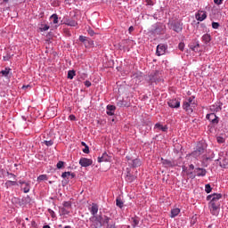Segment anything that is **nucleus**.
Masks as SVG:
<instances>
[{"mask_svg":"<svg viewBox=\"0 0 228 228\" xmlns=\"http://www.w3.org/2000/svg\"><path fill=\"white\" fill-rule=\"evenodd\" d=\"M4 61H8V57H4Z\"/></svg>","mask_w":228,"mask_h":228,"instance_id":"63","label":"nucleus"},{"mask_svg":"<svg viewBox=\"0 0 228 228\" xmlns=\"http://www.w3.org/2000/svg\"><path fill=\"white\" fill-rule=\"evenodd\" d=\"M32 227H37V223L35 221H32Z\"/></svg>","mask_w":228,"mask_h":228,"instance_id":"59","label":"nucleus"},{"mask_svg":"<svg viewBox=\"0 0 228 228\" xmlns=\"http://www.w3.org/2000/svg\"><path fill=\"white\" fill-rule=\"evenodd\" d=\"M129 165H132L134 168L142 167V160H140V159H133L131 162H129Z\"/></svg>","mask_w":228,"mask_h":228,"instance_id":"14","label":"nucleus"},{"mask_svg":"<svg viewBox=\"0 0 228 228\" xmlns=\"http://www.w3.org/2000/svg\"><path fill=\"white\" fill-rule=\"evenodd\" d=\"M88 35H90V37H94V35H95V32H94L93 29H89L88 30Z\"/></svg>","mask_w":228,"mask_h":228,"instance_id":"52","label":"nucleus"},{"mask_svg":"<svg viewBox=\"0 0 228 228\" xmlns=\"http://www.w3.org/2000/svg\"><path fill=\"white\" fill-rule=\"evenodd\" d=\"M186 102H188L191 106H195V102H193L192 98H189L187 101H185Z\"/></svg>","mask_w":228,"mask_h":228,"instance_id":"38","label":"nucleus"},{"mask_svg":"<svg viewBox=\"0 0 228 228\" xmlns=\"http://www.w3.org/2000/svg\"><path fill=\"white\" fill-rule=\"evenodd\" d=\"M52 218H56V214L54 213V211L51 210V209H48Z\"/></svg>","mask_w":228,"mask_h":228,"instance_id":"47","label":"nucleus"},{"mask_svg":"<svg viewBox=\"0 0 228 228\" xmlns=\"http://www.w3.org/2000/svg\"><path fill=\"white\" fill-rule=\"evenodd\" d=\"M211 190H213V189L211 188V185L209 183L205 185L206 193H211Z\"/></svg>","mask_w":228,"mask_h":228,"instance_id":"36","label":"nucleus"},{"mask_svg":"<svg viewBox=\"0 0 228 228\" xmlns=\"http://www.w3.org/2000/svg\"><path fill=\"white\" fill-rule=\"evenodd\" d=\"M215 4L220 5L224 3V0H214Z\"/></svg>","mask_w":228,"mask_h":228,"instance_id":"50","label":"nucleus"},{"mask_svg":"<svg viewBox=\"0 0 228 228\" xmlns=\"http://www.w3.org/2000/svg\"><path fill=\"white\" fill-rule=\"evenodd\" d=\"M64 228H70V226H65Z\"/></svg>","mask_w":228,"mask_h":228,"instance_id":"64","label":"nucleus"},{"mask_svg":"<svg viewBox=\"0 0 228 228\" xmlns=\"http://www.w3.org/2000/svg\"><path fill=\"white\" fill-rule=\"evenodd\" d=\"M183 108L187 111V113H193V108H191V105L189 104L188 102H183Z\"/></svg>","mask_w":228,"mask_h":228,"instance_id":"16","label":"nucleus"},{"mask_svg":"<svg viewBox=\"0 0 228 228\" xmlns=\"http://www.w3.org/2000/svg\"><path fill=\"white\" fill-rule=\"evenodd\" d=\"M70 177H71V179H74V177H76V174L75 173H70Z\"/></svg>","mask_w":228,"mask_h":228,"instance_id":"58","label":"nucleus"},{"mask_svg":"<svg viewBox=\"0 0 228 228\" xmlns=\"http://www.w3.org/2000/svg\"><path fill=\"white\" fill-rule=\"evenodd\" d=\"M194 174L198 175V177H204L206 176V174H208V171L205 168L196 167L194 169Z\"/></svg>","mask_w":228,"mask_h":228,"instance_id":"11","label":"nucleus"},{"mask_svg":"<svg viewBox=\"0 0 228 228\" xmlns=\"http://www.w3.org/2000/svg\"><path fill=\"white\" fill-rule=\"evenodd\" d=\"M131 222H132V226L136 227L137 224H139L140 222V219H138V217H132Z\"/></svg>","mask_w":228,"mask_h":228,"instance_id":"26","label":"nucleus"},{"mask_svg":"<svg viewBox=\"0 0 228 228\" xmlns=\"http://www.w3.org/2000/svg\"><path fill=\"white\" fill-rule=\"evenodd\" d=\"M136 179V176L131 175V172H127L126 176V183H133Z\"/></svg>","mask_w":228,"mask_h":228,"instance_id":"19","label":"nucleus"},{"mask_svg":"<svg viewBox=\"0 0 228 228\" xmlns=\"http://www.w3.org/2000/svg\"><path fill=\"white\" fill-rule=\"evenodd\" d=\"M216 106V109H215V111L216 112H218V111H221L222 110V107L218 104L215 105Z\"/></svg>","mask_w":228,"mask_h":228,"instance_id":"48","label":"nucleus"},{"mask_svg":"<svg viewBox=\"0 0 228 228\" xmlns=\"http://www.w3.org/2000/svg\"><path fill=\"white\" fill-rule=\"evenodd\" d=\"M110 158L108 156L107 152H103L102 156L98 158V163H102V161H110Z\"/></svg>","mask_w":228,"mask_h":228,"instance_id":"15","label":"nucleus"},{"mask_svg":"<svg viewBox=\"0 0 228 228\" xmlns=\"http://www.w3.org/2000/svg\"><path fill=\"white\" fill-rule=\"evenodd\" d=\"M65 24L67 26H71L72 28H75V26L77 24V21H76L74 20H67Z\"/></svg>","mask_w":228,"mask_h":228,"instance_id":"23","label":"nucleus"},{"mask_svg":"<svg viewBox=\"0 0 228 228\" xmlns=\"http://www.w3.org/2000/svg\"><path fill=\"white\" fill-rule=\"evenodd\" d=\"M50 19L54 24H58V14H53Z\"/></svg>","mask_w":228,"mask_h":228,"instance_id":"33","label":"nucleus"},{"mask_svg":"<svg viewBox=\"0 0 228 228\" xmlns=\"http://www.w3.org/2000/svg\"><path fill=\"white\" fill-rule=\"evenodd\" d=\"M89 211L93 216H95L99 213V206L95 203L92 204V207L89 208Z\"/></svg>","mask_w":228,"mask_h":228,"instance_id":"13","label":"nucleus"},{"mask_svg":"<svg viewBox=\"0 0 228 228\" xmlns=\"http://www.w3.org/2000/svg\"><path fill=\"white\" fill-rule=\"evenodd\" d=\"M206 118H207V120H209V122H211V124H214L215 126H216V124H218V118L216 117V115L215 113L207 114Z\"/></svg>","mask_w":228,"mask_h":228,"instance_id":"7","label":"nucleus"},{"mask_svg":"<svg viewBox=\"0 0 228 228\" xmlns=\"http://www.w3.org/2000/svg\"><path fill=\"white\" fill-rule=\"evenodd\" d=\"M202 41L205 42V44H209L211 42V35L209 34L203 35Z\"/></svg>","mask_w":228,"mask_h":228,"instance_id":"21","label":"nucleus"},{"mask_svg":"<svg viewBox=\"0 0 228 228\" xmlns=\"http://www.w3.org/2000/svg\"><path fill=\"white\" fill-rule=\"evenodd\" d=\"M59 213H61V215H69L70 213V211H69V208H60Z\"/></svg>","mask_w":228,"mask_h":228,"instance_id":"25","label":"nucleus"},{"mask_svg":"<svg viewBox=\"0 0 228 228\" xmlns=\"http://www.w3.org/2000/svg\"><path fill=\"white\" fill-rule=\"evenodd\" d=\"M85 154H89L90 153V148L88 145L85 146V149L82 150Z\"/></svg>","mask_w":228,"mask_h":228,"instance_id":"39","label":"nucleus"},{"mask_svg":"<svg viewBox=\"0 0 228 228\" xmlns=\"http://www.w3.org/2000/svg\"><path fill=\"white\" fill-rule=\"evenodd\" d=\"M20 184H21V189L23 190L24 193H28L29 183H28L26 182H20Z\"/></svg>","mask_w":228,"mask_h":228,"instance_id":"18","label":"nucleus"},{"mask_svg":"<svg viewBox=\"0 0 228 228\" xmlns=\"http://www.w3.org/2000/svg\"><path fill=\"white\" fill-rule=\"evenodd\" d=\"M15 184H17V182L15 181H7L5 183L6 188H10V186H15Z\"/></svg>","mask_w":228,"mask_h":228,"instance_id":"32","label":"nucleus"},{"mask_svg":"<svg viewBox=\"0 0 228 228\" xmlns=\"http://www.w3.org/2000/svg\"><path fill=\"white\" fill-rule=\"evenodd\" d=\"M94 163V161L90 159H86V158H82L79 160V165H81V167H90L92 164Z\"/></svg>","mask_w":228,"mask_h":228,"instance_id":"9","label":"nucleus"},{"mask_svg":"<svg viewBox=\"0 0 228 228\" xmlns=\"http://www.w3.org/2000/svg\"><path fill=\"white\" fill-rule=\"evenodd\" d=\"M79 41L80 42H88V39L85 36H80L79 37Z\"/></svg>","mask_w":228,"mask_h":228,"instance_id":"42","label":"nucleus"},{"mask_svg":"<svg viewBox=\"0 0 228 228\" xmlns=\"http://www.w3.org/2000/svg\"><path fill=\"white\" fill-rule=\"evenodd\" d=\"M167 104L169 108H180L181 107V102L177 99L169 100L167 102Z\"/></svg>","mask_w":228,"mask_h":228,"instance_id":"10","label":"nucleus"},{"mask_svg":"<svg viewBox=\"0 0 228 228\" xmlns=\"http://www.w3.org/2000/svg\"><path fill=\"white\" fill-rule=\"evenodd\" d=\"M43 228H51L49 225H45Z\"/></svg>","mask_w":228,"mask_h":228,"instance_id":"62","label":"nucleus"},{"mask_svg":"<svg viewBox=\"0 0 228 228\" xmlns=\"http://www.w3.org/2000/svg\"><path fill=\"white\" fill-rule=\"evenodd\" d=\"M116 205L118 206V208H120V209L124 208V202L118 198L116 200Z\"/></svg>","mask_w":228,"mask_h":228,"instance_id":"28","label":"nucleus"},{"mask_svg":"<svg viewBox=\"0 0 228 228\" xmlns=\"http://www.w3.org/2000/svg\"><path fill=\"white\" fill-rule=\"evenodd\" d=\"M166 52H167V46L165 45L160 44L157 46V51H156L157 56H163V54H165Z\"/></svg>","mask_w":228,"mask_h":228,"instance_id":"8","label":"nucleus"},{"mask_svg":"<svg viewBox=\"0 0 228 228\" xmlns=\"http://www.w3.org/2000/svg\"><path fill=\"white\" fill-rule=\"evenodd\" d=\"M167 27L163 23H155L151 28L152 35H164Z\"/></svg>","mask_w":228,"mask_h":228,"instance_id":"3","label":"nucleus"},{"mask_svg":"<svg viewBox=\"0 0 228 228\" xmlns=\"http://www.w3.org/2000/svg\"><path fill=\"white\" fill-rule=\"evenodd\" d=\"M216 140L218 143H224V142H225V139H224L222 136H218Z\"/></svg>","mask_w":228,"mask_h":228,"instance_id":"41","label":"nucleus"},{"mask_svg":"<svg viewBox=\"0 0 228 228\" xmlns=\"http://www.w3.org/2000/svg\"><path fill=\"white\" fill-rule=\"evenodd\" d=\"M212 28L213 29H218V28H220V23L213 21Z\"/></svg>","mask_w":228,"mask_h":228,"instance_id":"37","label":"nucleus"},{"mask_svg":"<svg viewBox=\"0 0 228 228\" xmlns=\"http://www.w3.org/2000/svg\"><path fill=\"white\" fill-rule=\"evenodd\" d=\"M216 108V106L212 105V106L210 107L211 111H215Z\"/></svg>","mask_w":228,"mask_h":228,"instance_id":"57","label":"nucleus"},{"mask_svg":"<svg viewBox=\"0 0 228 228\" xmlns=\"http://www.w3.org/2000/svg\"><path fill=\"white\" fill-rule=\"evenodd\" d=\"M178 48L180 49V51H184V43H180L178 45Z\"/></svg>","mask_w":228,"mask_h":228,"instance_id":"46","label":"nucleus"},{"mask_svg":"<svg viewBox=\"0 0 228 228\" xmlns=\"http://www.w3.org/2000/svg\"><path fill=\"white\" fill-rule=\"evenodd\" d=\"M85 86H87V88H88V87L92 86V82L86 80V81L85 82Z\"/></svg>","mask_w":228,"mask_h":228,"instance_id":"51","label":"nucleus"},{"mask_svg":"<svg viewBox=\"0 0 228 228\" xmlns=\"http://www.w3.org/2000/svg\"><path fill=\"white\" fill-rule=\"evenodd\" d=\"M220 167H222L223 168H227L228 167V159H224L222 160V162H220Z\"/></svg>","mask_w":228,"mask_h":228,"instance_id":"27","label":"nucleus"},{"mask_svg":"<svg viewBox=\"0 0 228 228\" xmlns=\"http://www.w3.org/2000/svg\"><path fill=\"white\" fill-rule=\"evenodd\" d=\"M155 127L157 129H159L160 131H163V133H167V131H168V126H163V125H161L159 123H157L155 125Z\"/></svg>","mask_w":228,"mask_h":228,"instance_id":"20","label":"nucleus"},{"mask_svg":"<svg viewBox=\"0 0 228 228\" xmlns=\"http://www.w3.org/2000/svg\"><path fill=\"white\" fill-rule=\"evenodd\" d=\"M128 31L129 33H133V31H134V28L133 26L129 27Z\"/></svg>","mask_w":228,"mask_h":228,"instance_id":"54","label":"nucleus"},{"mask_svg":"<svg viewBox=\"0 0 228 228\" xmlns=\"http://www.w3.org/2000/svg\"><path fill=\"white\" fill-rule=\"evenodd\" d=\"M63 208H65L67 209H70V208H72V202H70V201H64L63 202Z\"/></svg>","mask_w":228,"mask_h":228,"instance_id":"30","label":"nucleus"},{"mask_svg":"<svg viewBox=\"0 0 228 228\" xmlns=\"http://www.w3.org/2000/svg\"><path fill=\"white\" fill-rule=\"evenodd\" d=\"M220 199H222L221 193H214L207 197V200H210L208 208L214 216H218V213H220Z\"/></svg>","mask_w":228,"mask_h":228,"instance_id":"1","label":"nucleus"},{"mask_svg":"<svg viewBox=\"0 0 228 228\" xmlns=\"http://www.w3.org/2000/svg\"><path fill=\"white\" fill-rule=\"evenodd\" d=\"M37 181H47V175H40L37 177Z\"/></svg>","mask_w":228,"mask_h":228,"instance_id":"35","label":"nucleus"},{"mask_svg":"<svg viewBox=\"0 0 228 228\" xmlns=\"http://www.w3.org/2000/svg\"><path fill=\"white\" fill-rule=\"evenodd\" d=\"M189 169H191V170H195V166H194L193 164H191V165L189 166Z\"/></svg>","mask_w":228,"mask_h":228,"instance_id":"55","label":"nucleus"},{"mask_svg":"<svg viewBox=\"0 0 228 228\" xmlns=\"http://www.w3.org/2000/svg\"><path fill=\"white\" fill-rule=\"evenodd\" d=\"M45 145H46V147H51V145H53V141H45L44 142Z\"/></svg>","mask_w":228,"mask_h":228,"instance_id":"40","label":"nucleus"},{"mask_svg":"<svg viewBox=\"0 0 228 228\" xmlns=\"http://www.w3.org/2000/svg\"><path fill=\"white\" fill-rule=\"evenodd\" d=\"M22 88H29V86H23Z\"/></svg>","mask_w":228,"mask_h":228,"instance_id":"61","label":"nucleus"},{"mask_svg":"<svg viewBox=\"0 0 228 228\" xmlns=\"http://www.w3.org/2000/svg\"><path fill=\"white\" fill-rule=\"evenodd\" d=\"M117 106L119 108H124V106H127V102H124V100H119L117 102Z\"/></svg>","mask_w":228,"mask_h":228,"instance_id":"29","label":"nucleus"},{"mask_svg":"<svg viewBox=\"0 0 228 228\" xmlns=\"http://www.w3.org/2000/svg\"><path fill=\"white\" fill-rule=\"evenodd\" d=\"M74 76H76V71L74 70H69L68 72V79H74Z\"/></svg>","mask_w":228,"mask_h":228,"instance_id":"31","label":"nucleus"},{"mask_svg":"<svg viewBox=\"0 0 228 228\" xmlns=\"http://www.w3.org/2000/svg\"><path fill=\"white\" fill-rule=\"evenodd\" d=\"M161 160H162V165H164V167H166L167 168H170L177 166V164L175 161L165 159H161Z\"/></svg>","mask_w":228,"mask_h":228,"instance_id":"12","label":"nucleus"},{"mask_svg":"<svg viewBox=\"0 0 228 228\" xmlns=\"http://www.w3.org/2000/svg\"><path fill=\"white\" fill-rule=\"evenodd\" d=\"M69 119H70V120H76V116H74V115H69Z\"/></svg>","mask_w":228,"mask_h":228,"instance_id":"56","label":"nucleus"},{"mask_svg":"<svg viewBox=\"0 0 228 228\" xmlns=\"http://www.w3.org/2000/svg\"><path fill=\"white\" fill-rule=\"evenodd\" d=\"M200 47V45L199 44V42L196 43V45H191L190 48L192 51H195V53L199 52V48Z\"/></svg>","mask_w":228,"mask_h":228,"instance_id":"24","label":"nucleus"},{"mask_svg":"<svg viewBox=\"0 0 228 228\" xmlns=\"http://www.w3.org/2000/svg\"><path fill=\"white\" fill-rule=\"evenodd\" d=\"M205 152H206V146L202 144H199L196 150L191 153V156H192V158H195L197 159L198 158H200V156H202V154H204Z\"/></svg>","mask_w":228,"mask_h":228,"instance_id":"4","label":"nucleus"},{"mask_svg":"<svg viewBox=\"0 0 228 228\" xmlns=\"http://www.w3.org/2000/svg\"><path fill=\"white\" fill-rule=\"evenodd\" d=\"M41 31H47V29H49V26L48 25H44L43 28H40Z\"/></svg>","mask_w":228,"mask_h":228,"instance_id":"49","label":"nucleus"},{"mask_svg":"<svg viewBox=\"0 0 228 228\" xmlns=\"http://www.w3.org/2000/svg\"><path fill=\"white\" fill-rule=\"evenodd\" d=\"M187 175H189L191 179H195L197 175L193 174V172H189L187 173Z\"/></svg>","mask_w":228,"mask_h":228,"instance_id":"44","label":"nucleus"},{"mask_svg":"<svg viewBox=\"0 0 228 228\" xmlns=\"http://www.w3.org/2000/svg\"><path fill=\"white\" fill-rule=\"evenodd\" d=\"M169 28L175 33H181L183 31V23L179 20H173L169 22Z\"/></svg>","mask_w":228,"mask_h":228,"instance_id":"5","label":"nucleus"},{"mask_svg":"<svg viewBox=\"0 0 228 228\" xmlns=\"http://www.w3.org/2000/svg\"><path fill=\"white\" fill-rule=\"evenodd\" d=\"M63 165H65V162H63V161H59L58 163H57V168H61L62 167H63Z\"/></svg>","mask_w":228,"mask_h":228,"instance_id":"43","label":"nucleus"},{"mask_svg":"<svg viewBox=\"0 0 228 228\" xmlns=\"http://www.w3.org/2000/svg\"><path fill=\"white\" fill-rule=\"evenodd\" d=\"M69 175H70V172H64L61 175V177H63V179H65V177H69Z\"/></svg>","mask_w":228,"mask_h":228,"instance_id":"45","label":"nucleus"},{"mask_svg":"<svg viewBox=\"0 0 228 228\" xmlns=\"http://www.w3.org/2000/svg\"><path fill=\"white\" fill-rule=\"evenodd\" d=\"M25 202H31V198H29V196H27L25 199H24Z\"/></svg>","mask_w":228,"mask_h":228,"instance_id":"53","label":"nucleus"},{"mask_svg":"<svg viewBox=\"0 0 228 228\" xmlns=\"http://www.w3.org/2000/svg\"><path fill=\"white\" fill-rule=\"evenodd\" d=\"M81 145H83V147H86V142H81Z\"/></svg>","mask_w":228,"mask_h":228,"instance_id":"60","label":"nucleus"},{"mask_svg":"<svg viewBox=\"0 0 228 228\" xmlns=\"http://www.w3.org/2000/svg\"><path fill=\"white\" fill-rule=\"evenodd\" d=\"M92 226L93 228H115V221L112 218L108 217L107 216H99L95 217V220L93 222Z\"/></svg>","mask_w":228,"mask_h":228,"instance_id":"2","label":"nucleus"},{"mask_svg":"<svg viewBox=\"0 0 228 228\" xmlns=\"http://www.w3.org/2000/svg\"><path fill=\"white\" fill-rule=\"evenodd\" d=\"M179 213H181V209H179V208H173L171 210V218H175V216H177V215H179Z\"/></svg>","mask_w":228,"mask_h":228,"instance_id":"22","label":"nucleus"},{"mask_svg":"<svg viewBox=\"0 0 228 228\" xmlns=\"http://www.w3.org/2000/svg\"><path fill=\"white\" fill-rule=\"evenodd\" d=\"M10 70H12L10 68H5V69L1 71V74L6 77L10 74Z\"/></svg>","mask_w":228,"mask_h":228,"instance_id":"34","label":"nucleus"},{"mask_svg":"<svg viewBox=\"0 0 228 228\" xmlns=\"http://www.w3.org/2000/svg\"><path fill=\"white\" fill-rule=\"evenodd\" d=\"M196 20H198L200 22H202V20H206L208 19V12L206 11H199L195 14Z\"/></svg>","mask_w":228,"mask_h":228,"instance_id":"6","label":"nucleus"},{"mask_svg":"<svg viewBox=\"0 0 228 228\" xmlns=\"http://www.w3.org/2000/svg\"><path fill=\"white\" fill-rule=\"evenodd\" d=\"M117 110V107L114 105H108L107 106V115H115V110Z\"/></svg>","mask_w":228,"mask_h":228,"instance_id":"17","label":"nucleus"}]
</instances>
